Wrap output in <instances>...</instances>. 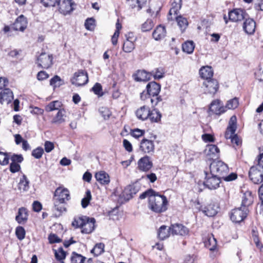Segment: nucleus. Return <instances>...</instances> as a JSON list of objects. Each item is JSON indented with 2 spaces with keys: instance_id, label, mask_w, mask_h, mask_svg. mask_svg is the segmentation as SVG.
Wrapping results in <instances>:
<instances>
[{
  "instance_id": "obj_1",
  "label": "nucleus",
  "mask_w": 263,
  "mask_h": 263,
  "mask_svg": "<svg viewBox=\"0 0 263 263\" xmlns=\"http://www.w3.org/2000/svg\"><path fill=\"white\" fill-rule=\"evenodd\" d=\"M167 204L168 201L166 197L157 192L150 198V201H148L149 209L157 213L165 212L167 210Z\"/></svg>"
},
{
  "instance_id": "obj_2",
  "label": "nucleus",
  "mask_w": 263,
  "mask_h": 263,
  "mask_svg": "<svg viewBox=\"0 0 263 263\" xmlns=\"http://www.w3.org/2000/svg\"><path fill=\"white\" fill-rule=\"evenodd\" d=\"M95 222L94 218L82 216L74 218L72 226L76 228H81L82 233L89 234L95 229Z\"/></svg>"
},
{
  "instance_id": "obj_3",
  "label": "nucleus",
  "mask_w": 263,
  "mask_h": 263,
  "mask_svg": "<svg viewBox=\"0 0 263 263\" xmlns=\"http://www.w3.org/2000/svg\"><path fill=\"white\" fill-rule=\"evenodd\" d=\"M210 169L212 175H214L220 179L224 175H227L229 171L228 165L220 160L213 161L210 164Z\"/></svg>"
},
{
  "instance_id": "obj_4",
  "label": "nucleus",
  "mask_w": 263,
  "mask_h": 263,
  "mask_svg": "<svg viewBox=\"0 0 263 263\" xmlns=\"http://www.w3.org/2000/svg\"><path fill=\"white\" fill-rule=\"evenodd\" d=\"M235 120L236 117L235 116L231 117L229 125L225 133V137L226 139H231L232 143L236 144V145H239L240 140L237 135H234L236 129Z\"/></svg>"
},
{
  "instance_id": "obj_5",
  "label": "nucleus",
  "mask_w": 263,
  "mask_h": 263,
  "mask_svg": "<svg viewBox=\"0 0 263 263\" xmlns=\"http://www.w3.org/2000/svg\"><path fill=\"white\" fill-rule=\"evenodd\" d=\"M249 210L247 208L241 206L233 209L231 213V220L236 223L242 221L247 216Z\"/></svg>"
},
{
  "instance_id": "obj_6",
  "label": "nucleus",
  "mask_w": 263,
  "mask_h": 263,
  "mask_svg": "<svg viewBox=\"0 0 263 263\" xmlns=\"http://www.w3.org/2000/svg\"><path fill=\"white\" fill-rule=\"evenodd\" d=\"M88 81V74L86 71L83 70L75 72L73 77L71 79V83L77 86L84 85Z\"/></svg>"
},
{
  "instance_id": "obj_7",
  "label": "nucleus",
  "mask_w": 263,
  "mask_h": 263,
  "mask_svg": "<svg viewBox=\"0 0 263 263\" xmlns=\"http://www.w3.org/2000/svg\"><path fill=\"white\" fill-rule=\"evenodd\" d=\"M249 178L255 184L263 181V169L256 166H252L249 172Z\"/></svg>"
},
{
  "instance_id": "obj_8",
  "label": "nucleus",
  "mask_w": 263,
  "mask_h": 263,
  "mask_svg": "<svg viewBox=\"0 0 263 263\" xmlns=\"http://www.w3.org/2000/svg\"><path fill=\"white\" fill-rule=\"evenodd\" d=\"M205 177L204 185L210 190L216 189L219 187L221 179L218 177L212 175V173L208 174L205 172Z\"/></svg>"
},
{
  "instance_id": "obj_9",
  "label": "nucleus",
  "mask_w": 263,
  "mask_h": 263,
  "mask_svg": "<svg viewBox=\"0 0 263 263\" xmlns=\"http://www.w3.org/2000/svg\"><path fill=\"white\" fill-rule=\"evenodd\" d=\"M70 199V194L68 189L59 187L55 190L53 198L54 201L66 203Z\"/></svg>"
},
{
  "instance_id": "obj_10",
  "label": "nucleus",
  "mask_w": 263,
  "mask_h": 263,
  "mask_svg": "<svg viewBox=\"0 0 263 263\" xmlns=\"http://www.w3.org/2000/svg\"><path fill=\"white\" fill-rule=\"evenodd\" d=\"M203 86L204 92L212 95L215 94L219 88L218 81L214 79L205 80L203 83Z\"/></svg>"
},
{
  "instance_id": "obj_11",
  "label": "nucleus",
  "mask_w": 263,
  "mask_h": 263,
  "mask_svg": "<svg viewBox=\"0 0 263 263\" xmlns=\"http://www.w3.org/2000/svg\"><path fill=\"white\" fill-rule=\"evenodd\" d=\"M53 58L45 52H42L37 58L38 66L45 69L49 68L52 64Z\"/></svg>"
},
{
  "instance_id": "obj_12",
  "label": "nucleus",
  "mask_w": 263,
  "mask_h": 263,
  "mask_svg": "<svg viewBox=\"0 0 263 263\" xmlns=\"http://www.w3.org/2000/svg\"><path fill=\"white\" fill-rule=\"evenodd\" d=\"M247 14L241 9H235L229 12V20L232 22L241 21L246 18Z\"/></svg>"
},
{
  "instance_id": "obj_13",
  "label": "nucleus",
  "mask_w": 263,
  "mask_h": 263,
  "mask_svg": "<svg viewBox=\"0 0 263 263\" xmlns=\"http://www.w3.org/2000/svg\"><path fill=\"white\" fill-rule=\"evenodd\" d=\"M139 190L140 185L137 183L129 185L125 188L123 196L126 200H128L137 194Z\"/></svg>"
},
{
  "instance_id": "obj_14",
  "label": "nucleus",
  "mask_w": 263,
  "mask_h": 263,
  "mask_svg": "<svg viewBox=\"0 0 263 263\" xmlns=\"http://www.w3.org/2000/svg\"><path fill=\"white\" fill-rule=\"evenodd\" d=\"M74 5L72 0H63L61 3L60 2L58 5L59 6L60 12L65 15L73 10Z\"/></svg>"
},
{
  "instance_id": "obj_15",
  "label": "nucleus",
  "mask_w": 263,
  "mask_h": 263,
  "mask_svg": "<svg viewBox=\"0 0 263 263\" xmlns=\"http://www.w3.org/2000/svg\"><path fill=\"white\" fill-rule=\"evenodd\" d=\"M153 162L149 157L145 156L138 161V167L143 172L148 171L153 167Z\"/></svg>"
},
{
  "instance_id": "obj_16",
  "label": "nucleus",
  "mask_w": 263,
  "mask_h": 263,
  "mask_svg": "<svg viewBox=\"0 0 263 263\" xmlns=\"http://www.w3.org/2000/svg\"><path fill=\"white\" fill-rule=\"evenodd\" d=\"M209 110L216 115H220L226 111L222 103L219 100H215L210 104Z\"/></svg>"
},
{
  "instance_id": "obj_17",
  "label": "nucleus",
  "mask_w": 263,
  "mask_h": 263,
  "mask_svg": "<svg viewBox=\"0 0 263 263\" xmlns=\"http://www.w3.org/2000/svg\"><path fill=\"white\" fill-rule=\"evenodd\" d=\"M155 145L152 140L144 138L140 145V150L144 153H151L154 152Z\"/></svg>"
},
{
  "instance_id": "obj_18",
  "label": "nucleus",
  "mask_w": 263,
  "mask_h": 263,
  "mask_svg": "<svg viewBox=\"0 0 263 263\" xmlns=\"http://www.w3.org/2000/svg\"><path fill=\"white\" fill-rule=\"evenodd\" d=\"M204 152L208 159H214L218 157L220 151L216 145L209 144L206 145Z\"/></svg>"
},
{
  "instance_id": "obj_19",
  "label": "nucleus",
  "mask_w": 263,
  "mask_h": 263,
  "mask_svg": "<svg viewBox=\"0 0 263 263\" xmlns=\"http://www.w3.org/2000/svg\"><path fill=\"white\" fill-rule=\"evenodd\" d=\"M218 206L214 203H210L206 206L202 208L201 206L200 210L206 216L213 217L218 213Z\"/></svg>"
},
{
  "instance_id": "obj_20",
  "label": "nucleus",
  "mask_w": 263,
  "mask_h": 263,
  "mask_svg": "<svg viewBox=\"0 0 263 263\" xmlns=\"http://www.w3.org/2000/svg\"><path fill=\"white\" fill-rule=\"evenodd\" d=\"M27 26V21L26 18L23 15H21L15 21L12 28L15 30L23 31Z\"/></svg>"
},
{
  "instance_id": "obj_21",
  "label": "nucleus",
  "mask_w": 263,
  "mask_h": 263,
  "mask_svg": "<svg viewBox=\"0 0 263 263\" xmlns=\"http://www.w3.org/2000/svg\"><path fill=\"white\" fill-rule=\"evenodd\" d=\"M146 89L152 97H155L159 95L161 85L155 81L150 82L147 84Z\"/></svg>"
},
{
  "instance_id": "obj_22",
  "label": "nucleus",
  "mask_w": 263,
  "mask_h": 263,
  "mask_svg": "<svg viewBox=\"0 0 263 263\" xmlns=\"http://www.w3.org/2000/svg\"><path fill=\"white\" fill-rule=\"evenodd\" d=\"M13 99V93L9 88H5L0 92V103L8 104Z\"/></svg>"
},
{
  "instance_id": "obj_23",
  "label": "nucleus",
  "mask_w": 263,
  "mask_h": 263,
  "mask_svg": "<svg viewBox=\"0 0 263 263\" xmlns=\"http://www.w3.org/2000/svg\"><path fill=\"white\" fill-rule=\"evenodd\" d=\"M28 217V210L26 208L22 207L19 208L15 220L19 223L23 224L25 223Z\"/></svg>"
},
{
  "instance_id": "obj_24",
  "label": "nucleus",
  "mask_w": 263,
  "mask_h": 263,
  "mask_svg": "<svg viewBox=\"0 0 263 263\" xmlns=\"http://www.w3.org/2000/svg\"><path fill=\"white\" fill-rule=\"evenodd\" d=\"M171 233L173 235H185L188 234L189 230L187 228L181 224H172L170 227Z\"/></svg>"
},
{
  "instance_id": "obj_25",
  "label": "nucleus",
  "mask_w": 263,
  "mask_h": 263,
  "mask_svg": "<svg viewBox=\"0 0 263 263\" xmlns=\"http://www.w3.org/2000/svg\"><path fill=\"white\" fill-rule=\"evenodd\" d=\"M149 111L150 108L148 106H143L137 110L136 115L139 119L144 121L148 119Z\"/></svg>"
},
{
  "instance_id": "obj_26",
  "label": "nucleus",
  "mask_w": 263,
  "mask_h": 263,
  "mask_svg": "<svg viewBox=\"0 0 263 263\" xmlns=\"http://www.w3.org/2000/svg\"><path fill=\"white\" fill-rule=\"evenodd\" d=\"M133 78L136 82H146L150 79V74L145 70H139L133 74Z\"/></svg>"
},
{
  "instance_id": "obj_27",
  "label": "nucleus",
  "mask_w": 263,
  "mask_h": 263,
  "mask_svg": "<svg viewBox=\"0 0 263 263\" xmlns=\"http://www.w3.org/2000/svg\"><path fill=\"white\" fill-rule=\"evenodd\" d=\"M166 33L165 28L162 25H159L153 31L152 35L155 40L160 41L165 36Z\"/></svg>"
},
{
  "instance_id": "obj_28",
  "label": "nucleus",
  "mask_w": 263,
  "mask_h": 263,
  "mask_svg": "<svg viewBox=\"0 0 263 263\" xmlns=\"http://www.w3.org/2000/svg\"><path fill=\"white\" fill-rule=\"evenodd\" d=\"M171 8L169 11V15L172 16L177 15L182 6V0H171Z\"/></svg>"
},
{
  "instance_id": "obj_29",
  "label": "nucleus",
  "mask_w": 263,
  "mask_h": 263,
  "mask_svg": "<svg viewBox=\"0 0 263 263\" xmlns=\"http://www.w3.org/2000/svg\"><path fill=\"white\" fill-rule=\"evenodd\" d=\"M97 180L102 185H107L110 182L109 176L104 171H100L95 175Z\"/></svg>"
},
{
  "instance_id": "obj_30",
  "label": "nucleus",
  "mask_w": 263,
  "mask_h": 263,
  "mask_svg": "<svg viewBox=\"0 0 263 263\" xmlns=\"http://www.w3.org/2000/svg\"><path fill=\"white\" fill-rule=\"evenodd\" d=\"M255 22L253 19H246L243 23V28L247 33L250 34L253 33L255 31Z\"/></svg>"
},
{
  "instance_id": "obj_31",
  "label": "nucleus",
  "mask_w": 263,
  "mask_h": 263,
  "mask_svg": "<svg viewBox=\"0 0 263 263\" xmlns=\"http://www.w3.org/2000/svg\"><path fill=\"white\" fill-rule=\"evenodd\" d=\"M200 77L205 80H210L213 76V71L210 66L202 67L199 70Z\"/></svg>"
},
{
  "instance_id": "obj_32",
  "label": "nucleus",
  "mask_w": 263,
  "mask_h": 263,
  "mask_svg": "<svg viewBox=\"0 0 263 263\" xmlns=\"http://www.w3.org/2000/svg\"><path fill=\"white\" fill-rule=\"evenodd\" d=\"M171 232L170 227L163 225L158 230V237L159 239L163 240L170 236Z\"/></svg>"
},
{
  "instance_id": "obj_33",
  "label": "nucleus",
  "mask_w": 263,
  "mask_h": 263,
  "mask_svg": "<svg viewBox=\"0 0 263 263\" xmlns=\"http://www.w3.org/2000/svg\"><path fill=\"white\" fill-rule=\"evenodd\" d=\"M253 199L254 198L252 192L249 191H246L242 196L241 206L248 208V206L253 203Z\"/></svg>"
},
{
  "instance_id": "obj_34",
  "label": "nucleus",
  "mask_w": 263,
  "mask_h": 263,
  "mask_svg": "<svg viewBox=\"0 0 263 263\" xmlns=\"http://www.w3.org/2000/svg\"><path fill=\"white\" fill-rule=\"evenodd\" d=\"M29 181L26 175H23L18 184V189L21 192H26L29 188Z\"/></svg>"
},
{
  "instance_id": "obj_35",
  "label": "nucleus",
  "mask_w": 263,
  "mask_h": 263,
  "mask_svg": "<svg viewBox=\"0 0 263 263\" xmlns=\"http://www.w3.org/2000/svg\"><path fill=\"white\" fill-rule=\"evenodd\" d=\"M168 19H175L177 22L178 25L179 26L181 30H184L188 25L187 20L181 16V15L172 16L171 17H168Z\"/></svg>"
},
{
  "instance_id": "obj_36",
  "label": "nucleus",
  "mask_w": 263,
  "mask_h": 263,
  "mask_svg": "<svg viewBox=\"0 0 263 263\" xmlns=\"http://www.w3.org/2000/svg\"><path fill=\"white\" fill-rule=\"evenodd\" d=\"M65 110L59 109L56 116L53 118L52 122L55 124H61L65 122Z\"/></svg>"
},
{
  "instance_id": "obj_37",
  "label": "nucleus",
  "mask_w": 263,
  "mask_h": 263,
  "mask_svg": "<svg viewBox=\"0 0 263 263\" xmlns=\"http://www.w3.org/2000/svg\"><path fill=\"white\" fill-rule=\"evenodd\" d=\"M62 103L59 101H54L49 103L45 107L47 112H50L55 110H59L62 106Z\"/></svg>"
},
{
  "instance_id": "obj_38",
  "label": "nucleus",
  "mask_w": 263,
  "mask_h": 263,
  "mask_svg": "<svg viewBox=\"0 0 263 263\" xmlns=\"http://www.w3.org/2000/svg\"><path fill=\"white\" fill-rule=\"evenodd\" d=\"M165 72V69L163 68L159 67L153 70L151 74L155 80H160L164 78Z\"/></svg>"
},
{
  "instance_id": "obj_39",
  "label": "nucleus",
  "mask_w": 263,
  "mask_h": 263,
  "mask_svg": "<svg viewBox=\"0 0 263 263\" xmlns=\"http://www.w3.org/2000/svg\"><path fill=\"white\" fill-rule=\"evenodd\" d=\"M161 118V114L156 109H154L149 111V115L148 119L150 120L152 122H158L160 121Z\"/></svg>"
},
{
  "instance_id": "obj_40",
  "label": "nucleus",
  "mask_w": 263,
  "mask_h": 263,
  "mask_svg": "<svg viewBox=\"0 0 263 263\" xmlns=\"http://www.w3.org/2000/svg\"><path fill=\"white\" fill-rule=\"evenodd\" d=\"M86 257L81 254L73 252L70 257L71 263H84Z\"/></svg>"
},
{
  "instance_id": "obj_41",
  "label": "nucleus",
  "mask_w": 263,
  "mask_h": 263,
  "mask_svg": "<svg viewBox=\"0 0 263 263\" xmlns=\"http://www.w3.org/2000/svg\"><path fill=\"white\" fill-rule=\"evenodd\" d=\"M182 50L188 54L193 53L195 48V45L193 41H189L182 44Z\"/></svg>"
},
{
  "instance_id": "obj_42",
  "label": "nucleus",
  "mask_w": 263,
  "mask_h": 263,
  "mask_svg": "<svg viewBox=\"0 0 263 263\" xmlns=\"http://www.w3.org/2000/svg\"><path fill=\"white\" fill-rule=\"evenodd\" d=\"M135 48V45L133 40L125 41L123 45L122 49L126 53L132 52Z\"/></svg>"
},
{
  "instance_id": "obj_43",
  "label": "nucleus",
  "mask_w": 263,
  "mask_h": 263,
  "mask_svg": "<svg viewBox=\"0 0 263 263\" xmlns=\"http://www.w3.org/2000/svg\"><path fill=\"white\" fill-rule=\"evenodd\" d=\"M64 83V81L57 75L54 76L50 81V84L53 86L54 89L62 86Z\"/></svg>"
},
{
  "instance_id": "obj_44",
  "label": "nucleus",
  "mask_w": 263,
  "mask_h": 263,
  "mask_svg": "<svg viewBox=\"0 0 263 263\" xmlns=\"http://www.w3.org/2000/svg\"><path fill=\"white\" fill-rule=\"evenodd\" d=\"M104 245L103 243L96 244L93 248L91 250V253L95 256H98L101 254L104 251Z\"/></svg>"
},
{
  "instance_id": "obj_45",
  "label": "nucleus",
  "mask_w": 263,
  "mask_h": 263,
  "mask_svg": "<svg viewBox=\"0 0 263 263\" xmlns=\"http://www.w3.org/2000/svg\"><path fill=\"white\" fill-rule=\"evenodd\" d=\"M54 251L55 258L59 261H62L61 263H64L63 260L66 257V252L63 250L62 247L59 248L57 250H54Z\"/></svg>"
},
{
  "instance_id": "obj_46",
  "label": "nucleus",
  "mask_w": 263,
  "mask_h": 263,
  "mask_svg": "<svg viewBox=\"0 0 263 263\" xmlns=\"http://www.w3.org/2000/svg\"><path fill=\"white\" fill-rule=\"evenodd\" d=\"M239 105L238 99L236 97H235L232 99H230L227 101L225 107L226 108H228L229 109H234L237 107Z\"/></svg>"
},
{
  "instance_id": "obj_47",
  "label": "nucleus",
  "mask_w": 263,
  "mask_h": 263,
  "mask_svg": "<svg viewBox=\"0 0 263 263\" xmlns=\"http://www.w3.org/2000/svg\"><path fill=\"white\" fill-rule=\"evenodd\" d=\"M91 199V192L89 190L86 192L85 197L81 200V205L83 208H86Z\"/></svg>"
},
{
  "instance_id": "obj_48",
  "label": "nucleus",
  "mask_w": 263,
  "mask_h": 263,
  "mask_svg": "<svg viewBox=\"0 0 263 263\" xmlns=\"http://www.w3.org/2000/svg\"><path fill=\"white\" fill-rule=\"evenodd\" d=\"M64 203V202H60L54 201V210L58 212V213L57 214V216H60L61 215L63 212L66 211V208L63 204Z\"/></svg>"
},
{
  "instance_id": "obj_49",
  "label": "nucleus",
  "mask_w": 263,
  "mask_h": 263,
  "mask_svg": "<svg viewBox=\"0 0 263 263\" xmlns=\"http://www.w3.org/2000/svg\"><path fill=\"white\" fill-rule=\"evenodd\" d=\"M25 230L23 227L21 226L16 227L15 229V234L19 240H23L25 237Z\"/></svg>"
},
{
  "instance_id": "obj_50",
  "label": "nucleus",
  "mask_w": 263,
  "mask_h": 263,
  "mask_svg": "<svg viewBox=\"0 0 263 263\" xmlns=\"http://www.w3.org/2000/svg\"><path fill=\"white\" fill-rule=\"evenodd\" d=\"M156 194V191H155L154 190L151 189H148L145 192L142 193L139 196V198L141 199H145L146 197L148 198V201H150V198L152 196H153L154 195Z\"/></svg>"
},
{
  "instance_id": "obj_51",
  "label": "nucleus",
  "mask_w": 263,
  "mask_h": 263,
  "mask_svg": "<svg viewBox=\"0 0 263 263\" xmlns=\"http://www.w3.org/2000/svg\"><path fill=\"white\" fill-rule=\"evenodd\" d=\"M9 156L6 153L0 152V164L6 165L9 163Z\"/></svg>"
},
{
  "instance_id": "obj_52",
  "label": "nucleus",
  "mask_w": 263,
  "mask_h": 263,
  "mask_svg": "<svg viewBox=\"0 0 263 263\" xmlns=\"http://www.w3.org/2000/svg\"><path fill=\"white\" fill-rule=\"evenodd\" d=\"M217 242L216 239L213 237H210L206 242L205 246L209 248L210 250H214L216 247Z\"/></svg>"
},
{
  "instance_id": "obj_53",
  "label": "nucleus",
  "mask_w": 263,
  "mask_h": 263,
  "mask_svg": "<svg viewBox=\"0 0 263 263\" xmlns=\"http://www.w3.org/2000/svg\"><path fill=\"white\" fill-rule=\"evenodd\" d=\"M154 26L153 22L152 20H147L143 23L141 27L142 31L146 32L151 30Z\"/></svg>"
},
{
  "instance_id": "obj_54",
  "label": "nucleus",
  "mask_w": 263,
  "mask_h": 263,
  "mask_svg": "<svg viewBox=\"0 0 263 263\" xmlns=\"http://www.w3.org/2000/svg\"><path fill=\"white\" fill-rule=\"evenodd\" d=\"M85 26L88 30H92L95 26V20L93 18H87L85 22Z\"/></svg>"
},
{
  "instance_id": "obj_55",
  "label": "nucleus",
  "mask_w": 263,
  "mask_h": 263,
  "mask_svg": "<svg viewBox=\"0 0 263 263\" xmlns=\"http://www.w3.org/2000/svg\"><path fill=\"white\" fill-rule=\"evenodd\" d=\"M91 89L96 95L99 96H102L103 95L102 86L99 83H96Z\"/></svg>"
},
{
  "instance_id": "obj_56",
  "label": "nucleus",
  "mask_w": 263,
  "mask_h": 263,
  "mask_svg": "<svg viewBox=\"0 0 263 263\" xmlns=\"http://www.w3.org/2000/svg\"><path fill=\"white\" fill-rule=\"evenodd\" d=\"M60 0H42L41 3L45 7H54L59 4Z\"/></svg>"
},
{
  "instance_id": "obj_57",
  "label": "nucleus",
  "mask_w": 263,
  "mask_h": 263,
  "mask_svg": "<svg viewBox=\"0 0 263 263\" xmlns=\"http://www.w3.org/2000/svg\"><path fill=\"white\" fill-rule=\"evenodd\" d=\"M44 150L41 147H38L33 149L32 152V156L36 159H40L42 157Z\"/></svg>"
},
{
  "instance_id": "obj_58",
  "label": "nucleus",
  "mask_w": 263,
  "mask_h": 263,
  "mask_svg": "<svg viewBox=\"0 0 263 263\" xmlns=\"http://www.w3.org/2000/svg\"><path fill=\"white\" fill-rule=\"evenodd\" d=\"M9 159L11 160L12 163H17L18 164L21 163L24 160L23 157L21 154H13L9 157Z\"/></svg>"
},
{
  "instance_id": "obj_59",
  "label": "nucleus",
  "mask_w": 263,
  "mask_h": 263,
  "mask_svg": "<svg viewBox=\"0 0 263 263\" xmlns=\"http://www.w3.org/2000/svg\"><path fill=\"white\" fill-rule=\"evenodd\" d=\"M144 133L145 131L144 130H141L139 128H136L131 131V135L136 138H139L142 136L144 135Z\"/></svg>"
},
{
  "instance_id": "obj_60",
  "label": "nucleus",
  "mask_w": 263,
  "mask_h": 263,
  "mask_svg": "<svg viewBox=\"0 0 263 263\" xmlns=\"http://www.w3.org/2000/svg\"><path fill=\"white\" fill-rule=\"evenodd\" d=\"M99 112L104 119H108L110 115V113L108 108L102 107L99 109Z\"/></svg>"
},
{
  "instance_id": "obj_61",
  "label": "nucleus",
  "mask_w": 263,
  "mask_h": 263,
  "mask_svg": "<svg viewBox=\"0 0 263 263\" xmlns=\"http://www.w3.org/2000/svg\"><path fill=\"white\" fill-rule=\"evenodd\" d=\"M21 170V166L17 163H11L10 164V171L12 173L18 172Z\"/></svg>"
},
{
  "instance_id": "obj_62",
  "label": "nucleus",
  "mask_w": 263,
  "mask_h": 263,
  "mask_svg": "<svg viewBox=\"0 0 263 263\" xmlns=\"http://www.w3.org/2000/svg\"><path fill=\"white\" fill-rule=\"evenodd\" d=\"M237 178V175L236 173H232L229 175H224L222 178L226 181H232L235 180Z\"/></svg>"
},
{
  "instance_id": "obj_63",
  "label": "nucleus",
  "mask_w": 263,
  "mask_h": 263,
  "mask_svg": "<svg viewBox=\"0 0 263 263\" xmlns=\"http://www.w3.org/2000/svg\"><path fill=\"white\" fill-rule=\"evenodd\" d=\"M48 240L50 243H54L60 242L62 241L61 239H60L57 235L55 234H50L48 236Z\"/></svg>"
},
{
  "instance_id": "obj_64",
  "label": "nucleus",
  "mask_w": 263,
  "mask_h": 263,
  "mask_svg": "<svg viewBox=\"0 0 263 263\" xmlns=\"http://www.w3.org/2000/svg\"><path fill=\"white\" fill-rule=\"evenodd\" d=\"M254 8L256 10L263 11V0H257L254 3Z\"/></svg>"
}]
</instances>
